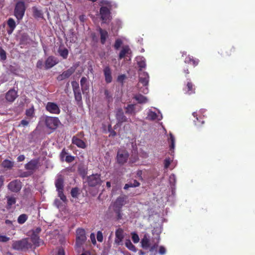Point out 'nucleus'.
Listing matches in <instances>:
<instances>
[{"mask_svg": "<svg viewBox=\"0 0 255 255\" xmlns=\"http://www.w3.org/2000/svg\"><path fill=\"white\" fill-rule=\"evenodd\" d=\"M149 76L147 72H141L139 73V82L138 88L140 92L144 94L148 93V86Z\"/></svg>", "mask_w": 255, "mask_h": 255, "instance_id": "obj_1", "label": "nucleus"}, {"mask_svg": "<svg viewBox=\"0 0 255 255\" xmlns=\"http://www.w3.org/2000/svg\"><path fill=\"white\" fill-rule=\"evenodd\" d=\"M76 238L75 248L78 253H80L83 250L82 247L86 241L85 231L84 229L79 228L76 230Z\"/></svg>", "mask_w": 255, "mask_h": 255, "instance_id": "obj_2", "label": "nucleus"}, {"mask_svg": "<svg viewBox=\"0 0 255 255\" xmlns=\"http://www.w3.org/2000/svg\"><path fill=\"white\" fill-rule=\"evenodd\" d=\"M28 0H19L15 4L14 14L18 20L22 19L26 9L24 2Z\"/></svg>", "mask_w": 255, "mask_h": 255, "instance_id": "obj_3", "label": "nucleus"}, {"mask_svg": "<svg viewBox=\"0 0 255 255\" xmlns=\"http://www.w3.org/2000/svg\"><path fill=\"white\" fill-rule=\"evenodd\" d=\"M126 198L123 196L118 197L114 203V211L117 215V220L122 219V215L121 214V210L123 206L125 204Z\"/></svg>", "mask_w": 255, "mask_h": 255, "instance_id": "obj_4", "label": "nucleus"}, {"mask_svg": "<svg viewBox=\"0 0 255 255\" xmlns=\"http://www.w3.org/2000/svg\"><path fill=\"white\" fill-rule=\"evenodd\" d=\"M129 158V153L128 151L124 149H119L117 151L116 160L117 163L123 165L125 164Z\"/></svg>", "mask_w": 255, "mask_h": 255, "instance_id": "obj_5", "label": "nucleus"}, {"mask_svg": "<svg viewBox=\"0 0 255 255\" xmlns=\"http://www.w3.org/2000/svg\"><path fill=\"white\" fill-rule=\"evenodd\" d=\"M55 184L58 192V196L61 200L65 202L66 200V197L63 193V179L61 175L57 177Z\"/></svg>", "mask_w": 255, "mask_h": 255, "instance_id": "obj_6", "label": "nucleus"}, {"mask_svg": "<svg viewBox=\"0 0 255 255\" xmlns=\"http://www.w3.org/2000/svg\"><path fill=\"white\" fill-rule=\"evenodd\" d=\"M45 123L46 127L51 129H55L60 124L58 118L51 117H46Z\"/></svg>", "mask_w": 255, "mask_h": 255, "instance_id": "obj_7", "label": "nucleus"}, {"mask_svg": "<svg viewBox=\"0 0 255 255\" xmlns=\"http://www.w3.org/2000/svg\"><path fill=\"white\" fill-rule=\"evenodd\" d=\"M12 248L16 250H22L25 249H27L29 244L26 239H22L19 241H13L12 245Z\"/></svg>", "mask_w": 255, "mask_h": 255, "instance_id": "obj_8", "label": "nucleus"}, {"mask_svg": "<svg viewBox=\"0 0 255 255\" xmlns=\"http://www.w3.org/2000/svg\"><path fill=\"white\" fill-rule=\"evenodd\" d=\"M101 18L104 23H107L111 18L110 8L107 6H102L100 10Z\"/></svg>", "mask_w": 255, "mask_h": 255, "instance_id": "obj_9", "label": "nucleus"}, {"mask_svg": "<svg viewBox=\"0 0 255 255\" xmlns=\"http://www.w3.org/2000/svg\"><path fill=\"white\" fill-rule=\"evenodd\" d=\"M195 86L190 79L187 82L183 88L185 94L190 95L195 93Z\"/></svg>", "mask_w": 255, "mask_h": 255, "instance_id": "obj_10", "label": "nucleus"}, {"mask_svg": "<svg viewBox=\"0 0 255 255\" xmlns=\"http://www.w3.org/2000/svg\"><path fill=\"white\" fill-rule=\"evenodd\" d=\"M46 110L53 114H59L60 113V109L58 105L53 102H48L47 103Z\"/></svg>", "mask_w": 255, "mask_h": 255, "instance_id": "obj_11", "label": "nucleus"}, {"mask_svg": "<svg viewBox=\"0 0 255 255\" xmlns=\"http://www.w3.org/2000/svg\"><path fill=\"white\" fill-rule=\"evenodd\" d=\"M7 187L11 191L17 192L20 191L21 188V183L20 181L14 180L8 183Z\"/></svg>", "mask_w": 255, "mask_h": 255, "instance_id": "obj_12", "label": "nucleus"}, {"mask_svg": "<svg viewBox=\"0 0 255 255\" xmlns=\"http://www.w3.org/2000/svg\"><path fill=\"white\" fill-rule=\"evenodd\" d=\"M115 243L117 245H123V241L124 238V231L122 228H118L115 232Z\"/></svg>", "mask_w": 255, "mask_h": 255, "instance_id": "obj_13", "label": "nucleus"}, {"mask_svg": "<svg viewBox=\"0 0 255 255\" xmlns=\"http://www.w3.org/2000/svg\"><path fill=\"white\" fill-rule=\"evenodd\" d=\"M75 67H71L59 75L57 77L58 81H62L69 78L75 71Z\"/></svg>", "mask_w": 255, "mask_h": 255, "instance_id": "obj_14", "label": "nucleus"}, {"mask_svg": "<svg viewBox=\"0 0 255 255\" xmlns=\"http://www.w3.org/2000/svg\"><path fill=\"white\" fill-rule=\"evenodd\" d=\"M58 63L57 59L54 56H49L45 61V66L47 69L53 67Z\"/></svg>", "mask_w": 255, "mask_h": 255, "instance_id": "obj_15", "label": "nucleus"}, {"mask_svg": "<svg viewBox=\"0 0 255 255\" xmlns=\"http://www.w3.org/2000/svg\"><path fill=\"white\" fill-rule=\"evenodd\" d=\"M105 81L107 83H110L112 81V71L109 66H106L103 70Z\"/></svg>", "mask_w": 255, "mask_h": 255, "instance_id": "obj_16", "label": "nucleus"}, {"mask_svg": "<svg viewBox=\"0 0 255 255\" xmlns=\"http://www.w3.org/2000/svg\"><path fill=\"white\" fill-rule=\"evenodd\" d=\"M17 97V92L14 90H9L5 95L6 100L10 102H13Z\"/></svg>", "mask_w": 255, "mask_h": 255, "instance_id": "obj_17", "label": "nucleus"}, {"mask_svg": "<svg viewBox=\"0 0 255 255\" xmlns=\"http://www.w3.org/2000/svg\"><path fill=\"white\" fill-rule=\"evenodd\" d=\"M38 163V161L37 160H31L25 165V168L29 171L33 172L37 168Z\"/></svg>", "mask_w": 255, "mask_h": 255, "instance_id": "obj_18", "label": "nucleus"}, {"mask_svg": "<svg viewBox=\"0 0 255 255\" xmlns=\"http://www.w3.org/2000/svg\"><path fill=\"white\" fill-rule=\"evenodd\" d=\"M99 31L100 35V42L104 45L109 38L108 32L105 29H103L101 28H99Z\"/></svg>", "mask_w": 255, "mask_h": 255, "instance_id": "obj_19", "label": "nucleus"}, {"mask_svg": "<svg viewBox=\"0 0 255 255\" xmlns=\"http://www.w3.org/2000/svg\"><path fill=\"white\" fill-rule=\"evenodd\" d=\"M116 118L119 123H122L124 122H127L128 119L124 115V112L122 109H120L118 110L116 114Z\"/></svg>", "mask_w": 255, "mask_h": 255, "instance_id": "obj_20", "label": "nucleus"}, {"mask_svg": "<svg viewBox=\"0 0 255 255\" xmlns=\"http://www.w3.org/2000/svg\"><path fill=\"white\" fill-rule=\"evenodd\" d=\"M133 98L139 104H145L148 101L147 98L140 94L134 95Z\"/></svg>", "mask_w": 255, "mask_h": 255, "instance_id": "obj_21", "label": "nucleus"}, {"mask_svg": "<svg viewBox=\"0 0 255 255\" xmlns=\"http://www.w3.org/2000/svg\"><path fill=\"white\" fill-rule=\"evenodd\" d=\"M131 50L128 46H125L123 47L122 49L120 52L119 54V59H122L126 56L127 54H130Z\"/></svg>", "mask_w": 255, "mask_h": 255, "instance_id": "obj_22", "label": "nucleus"}, {"mask_svg": "<svg viewBox=\"0 0 255 255\" xmlns=\"http://www.w3.org/2000/svg\"><path fill=\"white\" fill-rule=\"evenodd\" d=\"M186 64H192L194 67L198 65L199 60L198 59L194 58L192 56L188 55L184 61Z\"/></svg>", "mask_w": 255, "mask_h": 255, "instance_id": "obj_23", "label": "nucleus"}, {"mask_svg": "<svg viewBox=\"0 0 255 255\" xmlns=\"http://www.w3.org/2000/svg\"><path fill=\"white\" fill-rule=\"evenodd\" d=\"M72 143L76 145L78 147L84 148L86 147V143L81 139L76 136H74L72 138Z\"/></svg>", "mask_w": 255, "mask_h": 255, "instance_id": "obj_24", "label": "nucleus"}, {"mask_svg": "<svg viewBox=\"0 0 255 255\" xmlns=\"http://www.w3.org/2000/svg\"><path fill=\"white\" fill-rule=\"evenodd\" d=\"M32 11L33 16L36 18H41L43 16L42 11L36 6L32 7Z\"/></svg>", "mask_w": 255, "mask_h": 255, "instance_id": "obj_25", "label": "nucleus"}, {"mask_svg": "<svg viewBox=\"0 0 255 255\" xmlns=\"http://www.w3.org/2000/svg\"><path fill=\"white\" fill-rule=\"evenodd\" d=\"M14 165V162L8 159L4 160L1 163L2 166L6 169H11Z\"/></svg>", "mask_w": 255, "mask_h": 255, "instance_id": "obj_26", "label": "nucleus"}, {"mask_svg": "<svg viewBox=\"0 0 255 255\" xmlns=\"http://www.w3.org/2000/svg\"><path fill=\"white\" fill-rule=\"evenodd\" d=\"M58 53L59 55L63 58L66 59L68 55V50L67 48L64 47H60L58 49Z\"/></svg>", "mask_w": 255, "mask_h": 255, "instance_id": "obj_27", "label": "nucleus"}, {"mask_svg": "<svg viewBox=\"0 0 255 255\" xmlns=\"http://www.w3.org/2000/svg\"><path fill=\"white\" fill-rule=\"evenodd\" d=\"M140 185L139 182L136 180H133L132 182H130L127 184H126L124 189L125 190L128 189L129 187H136Z\"/></svg>", "mask_w": 255, "mask_h": 255, "instance_id": "obj_28", "label": "nucleus"}, {"mask_svg": "<svg viewBox=\"0 0 255 255\" xmlns=\"http://www.w3.org/2000/svg\"><path fill=\"white\" fill-rule=\"evenodd\" d=\"M7 24L11 29L10 30H9L8 31V33L9 34H10L12 32V31H13L16 26L15 22L12 18H10L8 19L7 21Z\"/></svg>", "mask_w": 255, "mask_h": 255, "instance_id": "obj_29", "label": "nucleus"}, {"mask_svg": "<svg viewBox=\"0 0 255 255\" xmlns=\"http://www.w3.org/2000/svg\"><path fill=\"white\" fill-rule=\"evenodd\" d=\"M125 246L128 250H129L131 251H133V252L136 251L135 247L132 244V243L129 239H127L126 240Z\"/></svg>", "mask_w": 255, "mask_h": 255, "instance_id": "obj_30", "label": "nucleus"}, {"mask_svg": "<svg viewBox=\"0 0 255 255\" xmlns=\"http://www.w3.org/2000/svg\"><path fill=\"white\" fill-rule=\"evenodd\" d=\"M126 113L128 114H132L134 113L135 106L133 104H129L126 108Z\"/></svg>", "mask_w": 255, "mask_h": 255, "instance_id": "obj_31", "label": "nucleus"}, {"mask_svg": "<svg viewBox=\"0 0 255 255\" xmlns=\"http://www.w3.org/2000/svg\"><path fill=\"white\" fill-rule=\"evenodd\" d=\"M81 86L82 90L84 91H86L88 89L87 84V79L86 77H82L80 81Z\"/></svg>", "mask_w": 255, "mask_h": 255, "instance_id": "obj_32", "label": "nucleus"}, {"mask_svg": "<svg viewBox=\"0 0 255 255\" xmlns=\"http://www.w3.org/2000/svg\"><path fill=\"white\" fill-rule=\"evenodd\" d=\"M141 244L142 247L145 249H147L150 246L149 241L145 236L141 240Z\"/></svg>", "mask_w": 255, "mask_h": 255, "instance_id": "obj_33", "label": "nucleus"}, {"mask_svg": "<svg viewBox=\"0 0 255 255\" xmlns=\"http://www.w3.org/2000/svg\"><path fill=\"white\" fill-rule=\"evenodd\" d=\"M235 52L236 48L234 46L229 47L227 48L225 51L226 55L227 56H230L235 53Z\"/></svg>", "mask_w": 255, "mask_h": 255, "instance_id": "obj_34", "label": "nucleus"}, {"mask_svg": "<svg viewBox=\"0 0 255 255\" xmlns=\"http://www.w3.org/2000/svg\"><path fill=\"white\" fill-rule=\"evenodd\" d=\"M169 141L170 142V149H174L175 147V138L171 133H169Z\"/></svg>", "mask_w": 255, "mask_h": 255, "instance_id": "obj_35", "label": "nucleus"}, {"mask_svg": "<svg viewBox=\"0 0 255 255\" xmlns=\"http://www.w3.org/2000/svg\"><path fill=\"white\" fill-rule=\"evenodd\" d=\"M137 65L138 67L140 68V71H141L142 68H144L146 67V63L145 59L143 58H140L139 60L137 61Z\"/></svg>", "mask_w": 255, "mask_h": 255, "instance_id": "obj_36", "label": "nucleus"}, {"mask_svg": "<svg viewBox=\"0 0 255 255\" xmlns=\"http://www.w3.org/2000/svg\"><path fill=\"white\" fill-rule=\"evenodd\" d=\"M27 216L25 214H21L20 215L18 219H17V222L19 224H22L27 220Z\"/></svg>", "mask_w": 255, "mask_h": 255, "instance_id": "obj_37", "label": "nucleus"}, {"mask_svg": "<svg viewBox=\"0 0 255 255\" xmlns=\"http://www.w3.org/2000/svg\"><path fill=\"white\" fill-rule=\"evenodd\" d=\"M149 120L154 121L157 118L156 113L153 111H149L147 114V117Z\"/></svg>", "mask_w": 255, "mask_h": 255, "instance_id": "obj_38", "label": "nucleus"}, {"mask_svg": "<svg viewBox=\"0 0 255 255\" xmlns=\"http://www.w3.org/2000/svg\"><path fill=\"white\" fill-rule=\"evenodd\" d=\"M74 93V96L75 100L78 102H80L82 100V95L80 92V90L73 91Z\"/></svg>", "mask_w": 255, "mask_h": 255, "instance_id": "obj_39", "label": "nucleus"}, {"mask_svg": "<svg viewBox=\"0 0 255 255\" xmlns=\"http://www.w3.org/2000/svg\"><path fill=\"white\" fill-rule=\"evenodd\" d=\"M192 115H193V117L194 118H196V119L197 120V122L196 121H194L195 124L196 125L200 126V125H203V124H204V121H203V120H201L202 118H200V120H199L198 118L197 117V113L194 112V113H193Z\"/></svg>", "mask_w": 255, "mask_h": 255, "instance_id": "obj_40", "label": "nucleus"}, {"mask_svg": "<svg viewBox=\"0 0 255 255\" xmlns=\"http://www.w3.org/2000/svg\"><path fill=\"white\" fill-rule=\"evenodd\" d=\"M88 184L90 186H95L96 185V177L94 175L89 177L88 179Z\"/></svg>", "mask_w": 255, "mask_h": 255, "instance_id": "obj_41", "label": "nucleus"}, {"mask_svg": "<svg viewBox=\"0 0 255 255\" xmlns=\"http://www.w3.org/2000/svg\"><path fill=\"white\" fill-rule=\"evenodd\" d=\"M7 205L10 206L13 204H14L16 202L15 198L13 196H7Z\"/></svg>", "mask_w": 255, "mask_h": 255, "instance_id": "obj_42", "label": "nucleus"}, {"mask_svg": "<svg viewBox=\"0 0 255 255\" xmlns=\"http://www.w3.org/2000/svg\"><path fill=\"white\" fill-rule=\"evenodd\" d=\"M100 4L102 5V6H107L110 8H111L112 7L111 2L107 0H102L101 1Z\"/></svg>", "mask_w": 255, "mask_h": 255, "instance_id": "obj_43", "label": "nucleus"}, {"mask_svg": "<svg viewBox=\"0 0 255 255\" xmlns=\"http://www.w3.org/2000/svg\"><path fill=\"white\" fill-rule=\"evenodd\" d=\"M0 57L1 60H5L6 58V52L0 46Z\"/></svg>", "mask_w": 255, "mask_h": 255, "instance_id": "obj_44", "label": "nucleus"}, {"mask_svg": "<svg viewBox=\"0 0 255 255\" xmlns=\"http://www.w3.org/2000/svg\"><path fill=\"white\" fill-rule=\"evenodd\" d=\"M123 44V41L120 39H118L115 41V43L114 44V47L116 50H118L121 46Z\"/></svg>", "mask_w": 255, "mask_h": 255, "instance_id": "obj_45", "label": "nucleus"}, {"mask_svg": "<svg viewBox=\"0 0 255 255\" xmlns=\"http://www.w3.org/2000/svg\"><path fill=\"white\" fill-rule=\"evenodd\" d=\"M34 115V108L33 107L26 111V115L30 118L33 117Z\"/></svg>", "mask_w": 255, "mask_h": 255, "instance_id": "obj_46", "label": "nucleus"}, {"mask_svg": "<svg viewBox=\"0 0 255 255\" xmlns=\"http://www.w3.org/2000/svg\"><path fill=\"white\" fill-rule=\"evenodd\" d=\"M73 91L80 90L79 83L76 81H73L71 83Z\"/></svg>", "mask_w": 255, "mask_h": 255, "instance_id": "obj_47", "label": "nucleus"}, {"mask_svg": "<svg viewBox=\"0 0 255 255\" xmlns=\"http://www.w3.org/2000/svg\"><path fill=\"white\" fill-rule=\"evenodd\" d=\"M132 240L134 243H137L139 241V238L138 235L136 233L132 234Z\"/></svg>", "mask_w": 255, "mask_h": 255, "instance_id": "obj_48", "label": "nucleus"}, {"mask_svg": "<svg viewBox=\"0 0 255 255\" xmlns=\"http://www.w3.org/2000/svg\"><path fill=\"white\" fill-rule=\"evenodd\" d=\"M104 94H105V97H106V99L108 100V101L109 102H110L111 100H112V96L110 94V93H109V91L108 90H107V89L105 90Z\"/></svg>", "mask_w": 255, "mask_h": 255, "instance_id": "obj_49", "label": "nucleus"}, {"mask_svg": "<svg viewBox=\"0 0 255 255\" xmlns=\"http://www.w3.org/2000/svg\"><path fill=\"white\" fill-rule=\"evenodd\" d=\"M108 130L110 132V134L109 135V136H112V137H114L117 134V133L116 132L113 130L112 128V126L111 125H109L108 126Z\"/></svg>", "mask_w": 255, "mask_h": 255, "instance_id": "obj_50", "label": "nucleus"}, {"mask_svg": "<svg viewBox=\"0 0 255 255\" xmlns=\"http://www.w3.org/2000/svg\"><path fill=\"white\" fill-rule=\"evenodd\" d=\"M97 240L99 242H102L103 241V236L102 232L98 231L97 233Z\"/></svg>", "mask_w": 255, "mask_h": 255, "instance_id": "obj_51", "label": "nucleus"}, {"mask_svg": "<svg viewBox=\"0 0 255 255\" xmlns=\"http://www.w3.org/2000/svg\"><path fill=\"white\" fill-rule=\"evenodd\" d=\"M71 196L73 197H76L78 194V189L77 188L72 189L71 191Z\"/></svg>", "mask_w": 255, "mask_h": 255, "instance_id": "obj_52", "label": "nucleus"}, {"mask_svg": "<svg viewBox=\"0 0 255 255\" xmlns=\"http://www.w3.org/2000/svg\"><path fill=\"white\" fill-rule=\"evenodd\" d=\"M9 238L6 237V236L1 235L0 234V242H7L9 240Z\"/></svg>", "mask_w": 255, "mask_h": 255, "instance_id": "obj_53", "label": "nucleus"}, {"mask_svg": "<svg viewBox=\"0 0 255 255\" xmlns=\"http://www.w3.org/2000/svg\"><path fill=\"white\" fill-rule=\"evenodd\" d=\"M74 160V157L70 155H67L66 156L65 158V161L67 162L70 163L72 162Z\"/></svg>", "mask_w": 255, "mask_h": 255, "instance_id": "obj_54", "label": "nucleus"}, {"mask_svg": "<svg viewBox=\"0 0 255 255\" xmlns=\"http://www.w3.org/2000/svg\"><path fill=\"white\" fill-rule=\"evenodd\" d=\"M66 155H67V152H66L65 149H63L60 155L61 160L62 161H64Z\"/></svg>", "mask_w": 255, "mask_h": 255, "instance_id": "obj_55", "label": "nucleus"}, {"mask_svg": "<svg viewBox=\"0 0 255 255\" xmlns=\"http://www.w3.org/2000/svg\"><path fill=\"white\" fill-rule=\"evenodd\" d=\"M166 252V249L163 246H160L159 249V253L161 255H164Z\"/></svg>", "mask_w": 255, "mask_h": 255, "instance_id": "obj_56", "label": "nucleus"}, {"mask_svg": "<svg viewBox=\"0 0 255 255\" xmlns=\"http://www.w3.org/2000/svg\"><path fill=\"white\" fill-rule=\"evenodd\" d=\"M183 73H184L186 77H188V75L189 74L190 72L189 71L188 67L187 66H186L185 67H184L183 69Z\"/></svg>", "mask_w": 255, "mask_h": 255, "instance_id": "obj_57", "label": "nucleus"}, {"mask_svg": "<svg viewBox=\"0 0 255 255\" xmlns=\"http://www.w3.org/2000/svg\"><path fill=\"white\" fill-rule=\"evenodd\" d=\"M164 167L167 168L170 164V160L169 158H165L164 160Z\"/></svg>", "mask_w": 255, "mask_h": 255, "instance_id": "obj_58", "label": "nucleus"}, {"mask_svg": "<svg viewBox=\"0 0 255 255\" xmlns=\"http://www.w3.org/2000/svg\"><path fill=\"white\" fill-rule=\"evenodd\" d=\"M32 174V171H27V172H24L22 173L21 175V176L22 177H26L30 175H31Z\"/></svg>", "mask_w": 255, "mask_h": 255, "instance_id": "obj_59", "label": "nucleus"}, {"mask_svg": "<svg viewBox=\"0 0 255 255\" xmlns=\"http://www.w3.org/2000/svg\"><path fill=\"white\" fill-rule=\"evenodd\" d=\"M29 124V122L25 120H22L21 122H20V124H19V126H22L23 127L24 126H27Z\"/></svg>", "mask_w": 255, "mask_h": 255, "instance_id": "obj_60", "label": "nucleus"}, {"mask_svg": "<svg viewBox=\"0 0 255 255\" xmlns=\"http://www.w3.org/2000/svg\"><path fill=\"white\" fill-rule=\"evenodd\" d=\"M64 251L62 248H59L56 255H64Z\"/></svg>", "mask_w": 255, "mask_h": 255, "instance_id": "obj_61", "label": "nucleus"}, {"mask_svg": "<svg viewBox=\"0 0 255 255\" xmlns=\"http://www.w3.org/2000/svg\"><path fill=\"white\" fill-rule=\"evenodd\" d=\"M91 240L92 241V243L94 245L96 244V238L95 237L94 233H92L90 236Z\"/></svg>", "mask_w": 255, "mask_h": 255, "instance_id": "obj_62", "label": "nucleus"}, {"mask_svg": "<svg viewBox=\"0 0 255 255\" xmlns=\"http://www.w3.org/2000/svg\"><path fill=\"white\" fill-rule=\"evenodd\" d=\"M126 76L125 75H121L118 76V81L119 82H123L124 80L125 79Z\"/></svg>", "mask_w": 255, "mask_h": 255, "instance_id": "obj_63", "label": "nucleus"}, {"mask_svg": "<svg viewBox=\"0 0 255 255\" xmlns=\"http://www.w3.org/2000/svg\"><path fill=\"white\" fill-rule=\"evenodd\" d=\"M25 156L24 155H20L17 157V160L18 162H21L24 160Z\"/></svg>", "mask_w": 255, "mask_h": 255, "instance_id": "obj_64", "label": "nucleus"}]
</instances>
